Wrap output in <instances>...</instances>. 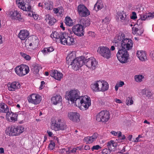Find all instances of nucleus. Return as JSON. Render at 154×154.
<instances>
[{
    "label": "nucleus",
    "instance_id": "nucleus-1",
    "mask_svg": "<svg viewBox=\"0 0 154 154\" xmlns=\"http://www.w3.org/2000/svg\"><path fill=\"white\" fill-rule=\"evenodd\" d=\"M90 98L83 96L79 97L75 100V104L76 106L79 107L81 110H86L91 105Z\"/></svg>",
    "mask_w": 154,
    "mask_h": 154
},
{
    "label": "nucleus",
    "instance_id": "nucleus-2",
    "mask_svg": "<svg viewBox=\"0 0 154 154\" xmlns=\"http://www.w3.org/2000/svg\"><path fill=\"white\" fill-rule=\"evenodd\" d=\"M118 52L116 56L119 60L122 63L127 62L129 57V54L128 51L121 48H117Z\"/></svg>",
    "mask_w": 154,
    "mask_h": 154
},
{
    "label": "nucleus",
    "instance_id": "nucleus-3",
    "mask_svg": "<svg viewBox=\"0 0 154 154\" xmlns=\"http://www.w3.org/2000/svg\"><path fill=\"white\" fill-rule=\"evenodd\" d=\"M66 128V125L62 122L60 119L57 118L52 122L51 128L55 131L59 130H64Z\"/></svg>",
    "mask_w": 154,
    "mask_h": 154
},
{
    "label": "nucleus",
    "instance_id": "nucleus-4",
    "mask_svg": "<svg viewBox=\"0 0 154 154\" xmlns=\"http://www.w3.org/2000/svg\"><path fill=\"white\" fill-rule=\"evenodd\" d=\"M24 128L21 126H12L8 128V131L10 136L19 135L24 131Z\"/></svg>",
    "mask_w": 154,
    "mask_h": 154
},
{
    "label": "nucleus",
    "instance_id": "nucleus-5",
    "mask_svg": "<svg viewBox=\"0 0 154 154\" xmlns=\"http://www.w3.org/2000/svg\"><path fill=\"white\" fill-rule=\"evenodd\" d=\"M29 0H16V3L19 8L24 11H30L31 7L29 4Z\"/></svg>",
    "mask_w": 154,
    "mask_h": 154
},
{
    "label": "nucleus",
    "instance_id": "nucleus-6",
    "mask_svg": "<svg viewBox=\"0 0 154 154\" xmlns=\"http://www.w3.org/2000/svg\"><path fill=\"white\" fill-rule=\"evenodd\" d=\"M79 93L77 90H71L68 93H66L65 97L66 99L70 100L72 103H75V100L79 97Z\"/></svg>",
    "mask_w": 154,
    "mask_h": 154
},
{
    "label": "nucleus",
    "instance_id": "nucleus-7",
    "mask_svg": "<svg viewBox=\"0 0 154 154\" xmlns=\"http://www.w3.org/2000/svg\"><path fill=\"white\" fill-rule=\"evenodd\" d=\"M109 119V112L107 110H103L100 112L96 116V120L99 122H106Z\"/></svg>",
    "mask_w": 154,
    "mask_h": 154
},
{
    "label": "nucleus",
    "instance_id": "nucleus-8",
    "mask_svg": "<svg viewBox=\"0 0 154 154\" xmlns=\"http://www.w3.org/2000/svg\"><path fill=\"white\" fill-rule=\"evenodd\" d=\"M84 60V63L88 68L92 70L94 69L97 66V64L96 60L93 57L85 58L83 57Z\"/></svg>",
    "mask_w": 154,
    "mask_h": 154
},
{
    "label": "nucleus",
    "instance_id": "nucleus-9",
    "mask_svg": "<svg viewBox=\"0 0 154 154\" xmlns=\"http://www.w3.org/2000/svg\"><path fill=\"white\" fill-rule=\"evenodd\" d=\"M29 71V68L28 66L23 65L17 67L15 72L17 75L22 76L27 74Z\"/></svg>",
    "mask_w": 154,
    "mask_h": 154
},
{
    "label": "nucleus",
    "instance_id": "nucleus-10",
    "mask_svg": "<svg viewBox=\"0 0 154 154\" xmlns=\"http://www.w3.org/2000/svg\"><path fill=\"white\" fill-rule=\"evenodd\" d=\"M84 63V60L83 57H77L76 60H73V62L69 65L72 66V68L75 70L77 71L81 67Z\"/></svg>",
    "mask_w": 154,
    "mask_h": 154
},
{
    "label": "nucleus",
    "instance_id": "nucleus-11",
    "mask_svg": "<svg viewBox=\"0 0 154 154\" xmlns=\"http://www.w3.org/2000/svg\"><path fill=\"white\" fill-rule=\"evenodd\" d=\"M97 52L105 58L109 59L112 57V54L109 49L105 47H99Z\"/></svg>",
    "mask_w": 154,
    "mask_h": 154
},
{
    "label": "nucleus",
    "instance_id": "nucleus-12",
    "mask_svg": "<svg viewBox=\"0 0 154 154\" xmlns=\"http://www.w3.org/2000/svg\"><path fill=\"white\" fill-rule=\"evenodd\" d=\"M72 29L74 33L77 36H82L84 35V26L82 25H75L72 26Z\"/></svg>",
    "mask_w": 154,
    "mask_h": 154
},
{
    "label": "nucleus",
    "instance_id": "nucleus-13",
    "mask_svg": "<svg viewBox=\"0 0 154 154\" xmlns=\"http://www.w3.org/2000/svg\"><path fill=\"white\" fill-rule=\"evenodd\" d=\"M125 35L122 32L119 33L116 35L114 38L113 42L115 43V46L116 48L120 47L122 43V41L125 39Z\"/></svg>",
    "mask_w": 154,
    "mask_h": 154
},
{
    "label": "nucleus",
    "instance_id": "nucleus-14",
    "mask_svg": "<svg viewBox=\"0 0 154 154\" xmlns=\"http://www.w3.org/2000/svg\"><path fill=\"white\" fill-rule=\"evenodd\" d=\"M122 41L120 47L128 51L132 49L133 42L131 39L125 38Z\"/></svg>",
    "mask_w": 154,
    "mask_h": 154
},
{
    "label": "nucleus",
    "instance_id": "nucleus-15",
    "mask_svg": "<svg viewBox=\"0 0 154 154\" xmlns=\"http://www.w3.org/2000/svg\"><path fill=\"white\" fill-rule=\"evenodd\" d=\"M61 43L63 45H73L74 43L73 38L68 36L65 33L63 35Z\"/></svg>",
    "mask_w": 154,
    "mask_h": 154
},
{
    "label": "nucleus",
    "instance_id": "nucleus-16",
    "mask_svg": "<svg viewBox=\"0 0 154 154\" xmlns=\"http://www.w3.org/2000/svg\"><path fill=\"white\" fill-rule=\"evenodd\" d=\"M78 11L80 16L85 17L90 14L88 10L84 5H80L78 7Z\"/></svg>",
    "mask_w": 154,
    "mask_h": 154
},
{
    "label": "nucleus",
    "instance_id": "nucleus-17",
    "mask_svg": "<svg viewBox=\"0 0 154 154\" xmlns=\"http://www.w3.org/2000/svg\"><path fill=\"white\" fill-rule=\"evenodd\" d=\"M41 97L40 96L35 94H32L30 97H28V100L29 102L37 104L41 101Z\"/></svg>",
    "mask_w": 154,
    "mask_h": 154
},
{
    "label": "nucleus",
    "instance_id": "nucleus-18",
    "mask_svg": "<svg viewBox=\"0 0 154 154\" xmlns=\"http://www.w3.org/2000/svg\"><path fill=\"white\" fill-rule=\"evenodd\" d=\"M92 89L95 91H103L102 81L99 80L97 81L94 84L91 85Z\"/></svg>",
    "mask_w": 154,
    "mask_h": 154
},
{
    "label": "nucleus",
    "instance_id": "nucleus-19",
    "mask_svg": "<svg viewBox=\"0 0 154 154\" xmlns=\"http://www.w3.org/2000/svg\"><path fill=\"white\" fill-rule=\"evenodd\" d=\"M68 117L70 120L75 122H78L80 121V115L77 112H69L68 113Z\"/></svg>",
    "mask_w": 154,
    "mask_h": 154
},
{
    "label": "nucleus",
    "instance_id": "nucleus-20",
    "mask_svg": "<svg viewBox=\"0 0 154 154\" xmlns=\"http://www.w3.org/2000/svg\"><path fill=\"white\" fill-rule=\"evenodd\" d=\"M117 14L119 18L120 19V21L124 24H127L129 23V17L125 13L118 12Z\"/></svg>",
    "mask_w": 154,
    "mask_h": 154
},
{
    "label": "nucleus",
    "instance_id": "nucleus-21",
    "mask_svg": "<svg viewBox=\"0 0 154 154\" xmlns=\"http://www.w3.org/2000/svg\"><path fill=\"white\" fill-rule=\"evenodd\" d=\"M8 89L10 91H14L20 88V85L19 83L16 82H13L12 83L9 82L7 85Z\"/></svg>",
    "mask_w": 154,
    "mask_h": 154
},
{
    "label": "nucleus",
    "instance_id": "nucleus-22",
    "mask_svg": "<svg viewBox=\"0 0 154 154\" xmlns=\"http://www.w3.org/2000/svg\"><path fill=\"white\" fill-rule=\"evenodd\" d=\"M50 74L51 77L58 80H60L63 76V75L62 73H60L57 70H51L50 72Z\"/></svg>",
    "mask_w": 154,
    "mask_h": 154
},
{
    "label": "nucleus",
    "instance_id": "nucleus-23",
    "mask_svg": "<svg viewBox=\"0 0 154 154\" xmlns=\"http://www.w3.org/2000/svg\"><path fill=\"white\" fill-rule=\"evenodd\" d=\"M17 114L16 113L14 114L12 112L9 111L6 114V117L10 122H14L17 120Z\"/></svg>",
    "mask_w": 154,
    "mask_h": 154
},
{
    "label": "nucleus",
    "instance_id": "nucleus-24",
    "mask_svg": "<svg viewBox=\"0 0 154 154\" xmlns=\"http://www.w3.org/2000/svg\"><path fill=\"white\" fill-rule=\"evenodd\" d=\"M29 35V32L25 30H21L18 35V37L22 40H23Z\"/></svg>",
    "mask_w": 154,
    "mask_h": 154
},
{
    "label": "nucleus",
    "instance_id": "nucleus-25",
    "mask_svg": "<svg viewBox=\"0 0 154 154\" xmlns=\"http://www.w3.org/2000/svg\"><path fill=\"white\" fill-rule=\"evenodd\" d=\"M137 55L141 61H145L147 60L146 54L145 51H138L137 53Z\"/></svg>",
    "mask_w": 154,
    "mask_h": 154
},
{
    "label": "nucleus",
    "instance_id": "nucleus-26",
    "mask_svg": "<svg viewBox=\"0 0 154 154\" xmlns=\"http://www.w3.org/2000/svg\"><path fill=\"white\" fill-rule=\"evenodd\" d=\"M9 14L12 19L19 20L21 19V15L17 11H11L10 12Z\"/></svg>",
    "mask_w": 154,
    "mask_h": 154
},
{
    "label": "nucleus",
    "instance_id": "nucleus-27",
    "mask_svg": "<svg viewBox=\"0 0 154 154\" xmlns=\"http://www.w3.org/2000/svg\"><path fill=\"white\" fill-rule=\"evenodd\" d=\"M75 55L74 52H72L69 54L66 58V63L68 65H69L72 63V62H73V60H75Z\"/></svg>",
    "mask_w": 154,
    "mask_h": 154
},
{
    "label": "nucleus",
    "instance_id": "nucleus-28",
    "mask_svg": "<svg viewBox=\"0 0 154 154\" xmlns=\"http://www.w3.org/2000/svg\"><path fill=\"white\" fill-rule=\"evenodd\" d=\"M61 97L60 95H57L52 97L51 98V101L54 105H56L61 101Z\"/></svg>",
    "mask_w": 154,
    "mask_h": 154
},
{
    "label": "nucleus",
    "instance_id": "nucleus-29",
    "mask_svg": "<svg viewBox=\"0 0 154 154\" xmlns=\"http://www.w3.org/2000/svg\"><path fill=\"white\" fill-rule=\"evenodd\" d=\"M9 109L7 105L4 103H0V112L7 113L9 111Z\"/></svg>",
    "mask_w": 154,
    "mask_h": 154
},
{
    "label": "nucleus",
    "instance_id": "nucleus-30",
    "mask_svg": "<svg viewBox=\"0 0 154 154\" xmlns=\"http://www.w3.org/2000/svg\"><path fill=\"white\" fill-rule=\"evenodd\" d=\"M80 24L84 26V29L86 26H89L90 24L89 20L86 18H82L80 20Z\"/></svg>",
    "mask_w": 154,
    "mask_h": 154
},
{
    "label": "nucleus",
    "instance_id": "nucleus-31",
    "mask_svg": "<svg viewBox=\"0 0 154 154\" xmlns=\"http://www.w3.org/2000/svg\"><path fill=\"white\" fill-rule=\"evenodd\" d=\"M64 33H62L61 32L58 33L56 31H54L52 34L51 35H52L54 38L56 39H59L61 42V40H62V36L64 35Z\"/></svg>",
    "mask_w": 154,
    "mask_h": 154
},
{
    "label": "nucleus",
    "instance_id": "nucleus-32",
    "mask_svg": "<svg viewBox=\"0 0 154 154\" xmlns=\"http://www.w3.org/2000/svg\"><path fill=\"white\" fill-rule=\"evenodd\" d=\"M103 7L101 1L100 0H98L94 5V9L96 11H98L101 9Z\"/></svg>",
    "mask_w": 154,
    "mask_h": 154
},
{
    "label": "nucleus",
    "instance_id": "nucleus-33",
    "mask_svg": "<svg viewBox=\"0 0 154 154\" xmlns=\"http://www.w3.org/2000/svg\"><path fill=\"white\" fill-rule=\"evenodd\" d=\"M38 42L37 41H35L29 44V47H28V50L29 51H31L32 50L35 49L38 46Z\"/></svg>",
    "mask_w": 154,
    "mask_h": 154
},
{
    "label": "nucleus",
    "instance_id": "nucleus-34",
    "mask_svg": "<svg viewBox=\"0 0 154 154\" xmlns=\"http://www.w3.org/2000/svg\"><path fill=\"white\" fill-rule=\"evenodd\" d=\"M142 23V22H141V20H138L137 21V24L134 25L132 28V29H143V26L142 25H140Z\"/></svg>",
    "mask_w": 154,
    "mask_h": 154
},
{
    "label": "nucleus",
    "instance_id": "nucleus-35",
    "mask_svg": "<svg viewBox=\"0 0 154 154\" xmlns=\"http://www.w3.org/2000/svg\"><path fill=\"white\" fill-rule=\"evenodd\" d=\"M45 8L48 10H51L53 8V3L52 2L49 1L48 2H45L44 3Z\"/></svg>",
    "mask_w": 154,
    "mask_h": 154
},
{
    "label": "nucleus",
    "instance_id": "nucleus-36",
    "mask_svg": "<svg viewBox=\"0 0 154 154\" xmlns=\"http://www.w3.org/2000/svg\"><path fill=\"white\" fill-rule=\"evenodd\" d=\"M42 67L40 65H37L35 66L32 69L33 72L35 74L38 73L40 69H42Z\"/></svg>",
    "mask_w": 154,
    "mask_h": 154
},
{
    "label": "nucleus",
    "instance_id": "nucleus-37",
    "mask_svg": "<svg viewBox=\"0 0 154 154\" xmlns=\"http://www.w3.org/2000/svg\"><path fill=\"white\" fill-rule=\"evenodd\" d=\"M142 93L143 94L146 95V96L148 98L150 97L152 95L151 91L148 90L143 89L142 91Z\"/></svg>",
    "mask_w": 154,
    "mask_h": 154
},
{
    "label": "nucleus",
    "instance_id": "nucleus-38",
    "mask_svg": "<svg viewBox=\"0 0 154 154\" xmlns=\"http://www.w3.org/2000/svg\"><path fill=\"white\" fill-rule=\"evenodd\" d=\"M102 84L103 92L107 90L109 88V85L108 83L104 81H102Z\"/></svg>",
    "mask_w": 154,
    "mask_h": 154
},
{
    "label": "nucleus",
    "instance_id": "nucleus-39",
    "mask_svg": "<svg viewBox=\"0 0 154 154\" xmlns=\"http://www.w3.org/2000/svg\"><path fill=\"white\" fill-rule=\"evenodd\" d=\"M54 50V48L52 47H50L48 48H45L43 50H42V52L45 54L48 52H50L53 51Z\"/></svg>",
    "mask_w": 154,
    "mask_h": 154
},
{
    "label": "nucleus",
    "instance_id": "nucleus-40",
    "mask_svg": "<svg viewBox=\"0 0 154 154\" xmlns=\"http://www.w3.org/2000/svg\"><path fill=\"white\" fill-rule=\"evenodd\" d=\"M124 84V82L122 81H120L118 82L115 86V90L116 91H117L119 87H122Z\"/></svg>",
    "mask_w": 154,
    "mask_h": 154
},
{
    "label": "nucleus",
    "instance_id": "nucleus-41",
    "mask_svg": "<svg viewBox=\"0 0 154 154\" xmlns=\"http://www.w3.org/2000/svg\"><path fill=\"white\" fill-rule=\"evenodd\" d=\"M133 30V33L137 35H140L143 33V29H134Z\"/></svg>",
    "mask_w": 154,
    "mask_h": 154
},
{
    "label": "nucleus",
    "instance_id": "nucleus-42",
    "mask_svg": "<svg viewBox=\"0 0 154 154\" xmlns=\"http://www.w3.org/2000/svg\"><path fill=\"white\" fill-rule=\"evenodd\" d=\"M65 24L68 26H71L72 25V20L70 17H66V18Z\"/></svg>",
    "mask_w": 154,
    "mask_h": 154
},
{
    "label": "nucleus",
    "instance_id": "nucleus-43",
    "mask_svg": "<svg viewBox=\"0 0 154 154\" xmlns=\"http://www.w3.org/2000/svg\"><path fill=\"white\" fill-rule=\"evenodd\" d=\"M84 140L87 144L91 143L94 141L91 136H88L85 137L84 139Z\"/></svg>",
    "mask_w": 154,
    "mask_h": 154
},
{
    "label": "nucleus",
    "instance_id": "nucleus-44",
    "mask_svg": "<svg viewBox=\"0 0 154 154\" xmlns=\"http://www.w3.org/2000/svg\"><path fill=\"white\" fill-rule=\"evenodd\" d=\"M135 81L137 82H140L142 81V79L143 78V76L142 75H136L135 76Z\"/></svg>",
    "mask_w": 154,
    "mask_h": 154
},
{
    "label": "nucleus",
    "instance_id": "nucleus-45",
    "mask_svg": "<svg viewBox=\"0 0 154 154\" xmlns=\"http://www.w3.org/2000/svg\"><path fill=\"white\" fill-rule=\"evenodd\" d=\"M20 54L26 60H29L31 59V57L26 54L21 52Z\"/></svg>",
    "mask_w": 154,
    "mask_h": 154
},
{
    "label": "nucleus",
    "instance_id": "nucleus-46",
    "mask_svg": "<svg viewBox=\"0 0 154 154\" xmlns=\"http://www.w3.org/2000/svg\"><path fill=\"white\" fill-rule=\"evenodd\" d=\"M115 143L114 142V141L111 140L107 143V146L109 150L112 149V146L113 147L115 146Z\"/></svg>",
    "mask_w": 154,
    "mask_h": 154
},
{
    "label": "nucleus",
    "instance_id": "nucleus-47",
    "mask_svg": "<svg viewBox=\"0 0 154 154\" xmlns=\"http://www.w3.org/2000/svg\"><path fill=\"white\" fill-rule=\"evenodd\" d=\"M147 19H150L154 17V13L151 12H146Z\"/></svg>",
    "mask_w": 154,
    "mask_h": 154
},
{
    "label": "nucleus",
    "instance_id": "nucleus-48",
    "mask_svg": "<svg viewBox=\"0 0 154 154\" xmlns=\"http://www.w3.org/2000/svg\"><path fill=\"white\" fill-rule=\"evenodd\" d=\"M140 18L139 20H141V22H142V20H145L146 19H147L146 13L145 14H140Z\"/></svg>",
    "mask_w": 154,
    "mask_h": 154
},
{
    "label": "nucleus",
    "instance_id": "nucleus-49",
    "mask_svg": "<svg viewBox=\"0 0 154 154\" xmlns=\"http://www.w3.org/2000/svg\"><path fill=\"white\" fill-rule=\"evenodd\" d=\"M56 21V20L55 18H51V20H50V21L48 22V23L50 25L52 26L54 24Z\"/></svg>",
    "mask_w": 154,
    "mask_h": 154
},
{
    "label": "nucleus",
    "instance_id": "nucleus-50",
    "mask_svg": "<svg viewBox=\"0 0 154 154\" xmlns=\"http://www.w3.org/2000/svg\"><path fill=\"white\" fill-rule=\"evenodd\" d=\"M101 147L99 145H96L95 146H93L91 148V150L92 151H93L94 150H97L99 149H100Z\"/></svg>",
    "mask_w": 154,
    "mask_h": 154
},
{
    "label": "nucleus",
    "instance_id": "nucleus-51",
    "mask_svg": "<svg viewBox=\"0 0 154 154\" xmlns=\"http://www.w3.org/2000/svg\"><path fill=\"white\" fill-rule=\"evenodd\" d=\"M98 136V134L96 133H95L93 134L92 136L91 137L92 138L93 140L94 141L97 138Z\"/></svg>",
    "mask_w": 154,
    "mask_h": 154
},
{
    "label": "nucleus",
    "instance_id": "nucleus-52",
    "mask_svg": "<svg viewBox=\"0 0 154 154\" xmlns=\"http://www.w3.org/2000/svg\"><path fill=\"white\" fill-rule=\"evenodd\" d=\"M55 143L52 141H51L50 143L49 144V146L50 149L52 150L54 148Z\"/></svg>",
    "mask_w": 154,
    "mask_h": 154
},
{
    "label": "nucleus",
    "instance_id": "nucleus-53",
    "mask_svg": "<svg viewBox=\"0 0 154 154\" xmlns=\"http://www.w3.org/2000/svg\"><path fill=\"white\" fill-rule=\"evenodd\" d=\"M126 102V104L127 105H131L133 103V101L132 99L129 97L128 98Z\"/></svg>",
    "mask_w": 154,
    "mask_h": 154
},
{
    "label": "nucleus",
    "instance_id": "nucleus-54",
    "mask_svg": "<svg viewBox=\"0 0 154 154\" xmlns=\"http://www.w3.org/2000/svg\"><path fill=\"white\" fill-rule=\"evenodd\" d=\"M110 20L109 17H106L104 19L102 20V22H104L105 23L107 24L109 23Z\"/></svg>",
    "mask_w": 154,
    "mask_h": 154
},
{
    "label": "nucleus",
    "instance_id": "nucleus-55",
    "mask_svg": "<svg viewBox=\"0 0 154 154\" xmlns=\"http://www.w3.org/2000/svg\"><path fill=\"white\" fill-rule=\"evenodd\" d=\"M51 17L49 15L47 14L46 16L45 20H46V22L48 23L49 21H50V20H51Z\"/></svg>",
    "mask_w": 154,
    "mask_h": 154
},
{
    "label": "nucleus",
    "instance_id": "nucleus-56",
    "mask_svg": "<svg viewBox=\"0 0 154 154\" xmlns=\"http://www.w3.org/2000/svg\"><path fill=\"white\" fill-rule=\"evenodd\" d=\"M132 15L131 17V19L134 20L137 18L136 13L134 12H133L132 13Z\"/></svg>",
    "mask_w": 154,
    "mask_h": 154
},
{
    "label": "nucleus",
    "instance_id": "nucleus-57",
    "mask_svg": "<svg viewBox=\"0 0 154 154\" xmlns=\"http://www.w3.org/2000/svg\"><path fill=\"white\" fill-rule=\"evenodd\" d=\"M68 150H66V152L67 153H69L71 152H75L76 151V149H73L70 152H69V151L70 150V148L69 147H68Z\"/></svg>",
    "mask_w": 154,
    "mask_h": 154
},
{
    "label": "nucleus",
    "instance_id": "nucleus-58",
    "mask_svg": "<svg viewBox=\"0 0 154 154\" xmlns=\"http://www.w3.org/2000/svg\"><path fill=\"white\" fill-rule=\"evenodd\" d=\"M150 56L151 58L153 60H154V52H151L150 54Z\"/></svg>",
    "mask_w": 154,
    "mask_h": 154
},
{
    "label": "nucleus",
    "instance_id": "nucleus-59",
    "mask_svg": "<svg viewBox=\"0 0 154 154\" xmlns=\"http://www.w3.org/2000/svg\"><path fill=\"white\" fill-rule=\"evenodd\" d=\"M45 82L44 81H42L41 82V85L39 87V89H42L43 88V85L45 84Z\"/></svg>",
    "mask_w": 154,
    "mask_h": 154
},
{
    "label": "nucleus",
    "instance_id": "nucleus-60",
    "mask_svg": "<svg viewBox=\"0 0 154 154\" xmlns=\"http://www.w3.org/2000/svg\"><path fill=\"white\" fill-rule=\"evenodd\" d=\"M117 48H116V47L115 46H114V45H112V46L111 47V48H110V50H111L112 51H114L115 50V49L117 50Z\"/></svg>",
    "mask_w": 154,
    "mask_h": 154
},
{
    "label": "nucleus",
    "instance_id": "nucleus-61",
    "mask_svg": "<svg viewBox=\"0 0 154 154\" xmlns=\"http://www.w3.org/2000/svg\"><path fill=\"white\" fill-rule=\"evenodd\" d=\"M110 133L112 134H113L115 136H117L118 134L117 132H116L114 131H111Z\"/></svg>",
    "mask_w": 154,
    "mask_h": 154
},
{
    "label": "nucleus",
    "instance_id": "nucleus-62",
    "mask_svg": "<svg viewBox=\"0 0 154 154\" xmlns=\"http://www.w3.org/2000/svg\"><path fill=\"white\" fill-rule=\"evenodd\" d=\"M32 15L34 19L35 20H37L38 19V15L37 14H33L32 13Z\"/></svg>",
    "mask_w": 154,
    "mask_h": 154
},
{
    "label": "nucleus",
    "instance_id": "nucleus-63",
    "mask_svg": "<svg viewBox=\"0 0 154 154\" xmlns=\"http://www.w3.org/2000/svg\"><path fill=\"white\" fill-rule=\"evenodd\" d=\"M85 149L86 150H88L90 149V146L88 145H86L85 146Z\"/></svg>",
    "mask_w": 154,
    "mask_h": 154
},
{
    "label": "nucleus",
    "instance_id": "nucleus-64",
    "mask_svg": "<svg viewBox=\"0 0 154 154\" xmlns=\"http://www.w3.org/2000/svg\"><path fill=\"white\" fill-rule=\"evenodd\" d=\"M115 101L117 103H122L121 101L119 99H115Z\"/></svg>",
    "mask_w": 154,
    "mask_h": 154
}]
</instances>
